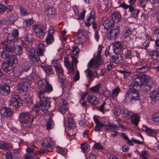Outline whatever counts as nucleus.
Returning a JSON list of instances; mask_svg holds the SVG:
<instances>
[{
    "mask_svg": "<svg viewBox=\"0 0 159 159\" xmlns=\"http://www.w3.org/2000/svg\"><path fill=\"white\" fill-rule=\"evenodd\" d=\"M37 85L39 89L41 90L38 93V95L39 102V108L42 111L46 113L50 106L51 98L46 97V93H49L53 91L52 85L47 81L46 79H43L38 82Z\"/></svg>",
    "mask_w": 159,
    "mask_h": 159,
    "instance_id": "1",
    "label": "nucleus"
},
{
    "mask_svg": "<svg viewBox=\"0 0 159 159\" xmlns=\"http://www.w3.org/2000/svg\"><path fill=\"white\" fill-rule=\"evenodd\" d=\"M137 88V86L134 85V83H131L129 85V89L125 94L126 100H129L130 102H132L140 99Z\"/></svg>",
    "mask_w": 159,
    "mask_h": 159,
    "instance_id": "2",
    "label": "nucleus"
},
{
    "mask_svg": "<svg viewBox=\"0 0 159 159\" xmlns=\"http://www.w3.org/2000/svg\"><path fill=\"white\" fill-rule=\"evenodd\" d=\"M54 142L50 137L45 138L41 144L43 148L39 150V153H44L47 152L52 151L54 147Z\"/></svg>",
    "mask_w": 159,
    "mask_h": 159,
    "instance_id": "3",
    "label": "nucleus"
},
{
    "mask_svg": "<svg viewBox=\"0 0 159 159\" xmlns=\"http://www.w3.org/2000/svg\"><path fill=\"white\" fill-rule=\"evenodd\" d=\"M2 44L4 50L1 53V57L8 60L14 55L12 53L13 47L11 43H8L6 41H2Z\"/></svg>",
    "mask_w": 159,
    "mask_h": 159,
    "instance_id": "4",
    "label": "nucleus"
},
{
    "mask_svg": "<svg viewBox=\"0 0 159 159\" xmlns=\"http://www.w3.org/2000/svg\"><path fill=\"white\" fill-rule=\"evenodd\" d=\"M72 58V61L70 64V63L66 57L65 58L64 61V65L66 68L68 70V73L70 75H73L74 73V66H76V65L78 62V61L76 57V56L71 55V56Z\"/></svg>",
    "mask_w": 159,
    "mask_h": 159,
    "instance_id": "5",
    "label": "nucleus"
},
{
    "mask_svg": "<svg viewBox=\"0 0 159 159\" xmlns=\"http://www.w3.org/2000/svg\"><path fill=\"white\" fill-rule=\"evenodd\" d=\"M2 68L4 72L7 75H10L11 76H14L18 77L20 75V72L19 74L15 72V70L11 67L7 61L3 63L1 65Z\"/></svg>",
    "mask_w": 159,
    "mask_h": 159,
    "instance_id": "6",
    "label": "nucleus"
},
{
    "mask_svg": "<svg viewBox=\"0 0 159 159\" xmlns=\"http://www.w3.org/2000/svg\"><path fill=\"white\" fill-rule=\"evenodd\" d=\"M98 48L100 50V51L97 54L95 59L94 60L92 59L89 62L88 64L89 67H93V69H95L98 68L100 65L101 60V50L102 49V47L99 46Z\"/></svg>",
    "mask_w": 159,
    "mask_h": 159,
    "instance_id": "7",
    "label": "nucleus"
},
{
    "mask_svg": "<svg viewBox=\"0 0 159 159\" xmlns=\"http://www.w3.org/2000/svg\"><path fill=\"white\" fill-rule=\"evenodd\" d=\"M29 58L34 64H39L41 63L38 52L36 48H32L29 50Z\"/></svg>",
    "mask_w": 159,
    "mask_h": 159,
    "instance_id": "8",
    "label": "nucleus"
},
{
    "mask_svg": "<svg viewBox=\"0 0 159 159\" xmlns=\"http://www.w3.org/2000/svg\"><path fill=\"white\" fill-rule=\"evenodd\" d=\"M30 84L25 78L22 79L20 82L18 83L17 89L19 93H23L28 90L30 86Z\"/></svg>",
    "mask_w": 159,
    "mask_h": 159,
    "instance_id": "9",
    "label": "nucleus"
},
{
    "mask_svg": "<svg viewBox=\"0 0 159 159\" xmlns=\"http://www.w3.org/2000/svg\"><path fill=\"white\" fill-rule=\"evenodd\" d=\"M20 122L24 124H29L33 121L32 118L30 113L29 112H21L19 116Z\"/></svg>",
    "mask_w": 159,
    "mask_h": 159,
    "instance_id": "10",
    "label": "nucleus"
},
{
    "mask_svg": "<svg viewBox=\"0 0 159 159\" xmlns=\"http://www.w3.org/2000/svg\"><path fill=\"white\" fill-rule=\"evenodd\" d=\"M12 30V33L8 34L6 39L4 41L7 42L8 43H11L12 45H13L14 43L16 42V41L17 39H21L17 38L19 35L18 30L13 29Z\"/></svg>",
    "mask_w": 159,
    "mask_h": 159,
    "instance_id": "11",
    "label": "nucleus"
},
{
    "mask_svg": "<svg viewBox=\"0 0 159 159\" xmlns=\"http://www.w3.org/2000/svg\"><path fill=\"white\" fill-rule=\"evenodd\" d=\"M145 74L134 75L132 76V80L134 85L139 86H143L144 84V80Z\"/></svg>",
    "mask_w": 159,
    "mask_h": 159,
    "instance_id": "12",
    "label": "nucleus"
},
{
    "mask_svg": "<svg viewBox=\"0 0 159 159\" xmlns=\"http://www.w3.org/2000/svg\"><path fill=\"white\" fill-rule=\"evenodd\" d=\"M32 29L40 39H42L44 37L45 29L44 26L35 24L33 26Z\"/></svg>",
    "mask_w": 159,
    "mask_h": 159,
    "instance_id": "13",
    "label": "nucleus"
},
{
    "mask_svg": "<svg viewBox=\"0 0 159 159\" xmlns=\"http://www.w3.org/2000/svg\"><path fill=\"white\" fill-rule=\"evenodd\" d=\"M16 41L14 43H16L15 45L17 46L13 48V52L14 51L16 55L20 56L22 54V49L24 47V43L21 39H17Z\"/></svg>",
    "mask_w": 159,
    "mask_h": 159,
    "instance_id": "14",
    "label": "nucleus"
},
{
    "mask_svg": "<svg viewBox=\"0 0 159 159\" xmlns=\"http://www.w3.org/2000/svg\"><path fill=\"white\" fill-rule=\"evenodd\" d=\"M120 27L117 26H114L107 34V39L109 40H115L120 33Z\"/></svg>",
    "mask_w": 159,
    "mask_h": 159,
    "instance_id": "15",
    "label": "nucleus"
},
{
    "mask_svg": "<svg viewBox=\"0 0 159 159\" xmlns=\"http://www.w3.org/2000/svg\"><path fill=\"white\" fill-rule=\"evenodd\" d=\"M149 69V65L148 62L146 61H143L139 64L136 72L140 73L146 72L148 71Z\"/></svg>",
    "mask_w": 159,
    "mask_h": 159,
    "instance_id": "16",
    "label": "nucleus"
},
{
    "mask_svg": "<svg viewBox=\"0 0 159 159\" xmlns=\"http://www.w3.org/2000/svg\"><path fill=\"white\" fill-rule=\"evenodd\" d=\"M7 81L6 83L3 85H0V95L7 96L11 93L10 87L8 85V83L10 82V80H7Z\"/></svg>",
    "mask_w": 159,
    "mask_h": 159,
    "instance_id": "17",
    "label": "nucleus"
},
{
    "mask_svg": "<svg viewBox=\"0 0 159 159\" xmlns=\"http://www.w3.org/2000/svg\"><path fill=\"white\" fill-rule=\"evenodd\" d=\"M120 6L125 9L129 8V11L130 12L131 16L133 17L136 18L138 16L139 12V10L134 9L132 6L127 5L124 2H123L120 5Z\"/></svg>",
    "mask_w": 159,
    "mask_h": 159,
    "instance_id": "18",
    "label": "nucleus"
},
{
    "mask_svg": "<svg viewBox=\"0 0 159 159\" xmlns=\"http://www.w3.org/2000/svg\"><path fill=\"white\" fill-rule=\"evenodd\" d=\"M25 79L28 81L30 84L33 81H38L42 80L40 77L38 75V73L36 72L35 70L33 69L31 73L29 76L25 77Z\"/></svg>",
    "mask_w": 159,
    "mask_h": 159,
    "instance_id": "19",
    "label": "nucleus"
},
{
    "mask_svg": "<svg viewBox=\"0 0 159 159\" xmlns=\"http://www.w3.org/2000/svg\"><path fill=\"white\" fill-rule=\"evenodd\" d=\"M54 30L52 27H51L48 31V35L46 38V42L47 45H50L54 41L53 34Z\"/></svg>",
    "mask_w": 159,
    "mask_h": 159,
    "instance_id": "20",
    "label": "nucleus"
},
{
    "mask_svg": "<svg viewBox=\"0 0 159 159\" xmlns=\"http://www.w3.org/2000/svg\"><path fill=\"white\" fill-rule=\"evenodd\" d=\"M45 14L48 17L52 18L55 16L56 10L52 6H48L44 9Z\"/></svg>",
    "mask_w": 159,
    "mask_h": 159,
    "instance_id": "21",
    "label": "nucleus"
},
{
    "mask_svg": "<svg viewBox=\"0 0 159 159\" xmlns=\"http://www.w3.org/2000/svg\"><path fill=\"white\" fill-rule=\"evenodd\" d=\"M10 108L7 107H2L0 110V113L2 117H11L12 115V111Z\"/></svg>",
    "mask_w": 159,
    "mask_h": 159,
    "instance_id": "22",
    "label": "nucleus"
},
{
    "mask_svg": "<svg viewBox=\"0 0 159 159\" xmlns=\"http://www.w3.org/2000/svg\"><path fill=\"white\" fill-rule=\"evenodd\" d=\"M153 84L152 80L151 79L149 76L146 75L144 80V84L145 89L147 91L150 90L152 88Z\"/></svg>",
    "mask_w": 159,
    "mask_h": 159,
    "instance_id": "23",
    "label": "nucleus"
},
{
    "mask_svg": "<svg viewBox=\"0 0 159 159\" xmlns=\"http://www.w3.org/2000/svg\"><path fill=\"white\" fill-rule=\"evenodd\" d=\"M95 20V12L92 11L91 12L89 16L84 21L85 26L89 27L92 23Z\"/></svg>",
    "mask_w": 159,
    "mask_h": 159,
    "instance_id": "24",
    "label": "nucleus"
},
{
    "mask_svg": "<svg viewBox=\"0 0 159 159\" xmlns=\"http://www.w3.org/2000/svg\"><path fill=\"white\" fill-rule=\"evenodd\" d=\"M32 96L28 93H25L23 96V100L25 103L29 107L33 105Z\"/></svg>",
    "mask_w": 159,
    "mask_h": 159,
    "instance_id": "25",
    "label": "nucleus"
},
{
    "mask_svg": "<svg viewBox=\"0 0 159 159\" xmlns=\"http://www.w3.org/2000/svg\"><path fill=\"white\" fill-rule=\"evenodd\" d=\"M93 118L96 124V126L94 128V130L95 131H101L102 129L104 127L103 124L100 122L96 116H94Z\"/></svg>",
    "mask_w": 159,
    "mask_h": 159,
    "instance_id": "26",
    "label": "nucleus"
},
{
    "mask_svg": "<svg viewBox=\"0 0 159 159\" xmlns=\"http://www.w3.org/2000/svg\"><path fill=\"white\" fill-rule=\"evenodd\" d=\"M63 70L62 68L60 67V76H61V78L60 79L62 80H60V82L62 84V92H65L68 86V84L67 83V82L65 81V79L64 78H62V76H63Z\"/></svg>",
    "mask_w": 159,
    "mask_h": 159,
    "instance_id": "27",
    "label": "nucleus"
},
{
    "mask_svg": "<svg viewBox=\"0 0 159 159\" xmlns=\"http://www.w3.org/2000/svg\"><path fill=\"white\" fill-rule=\"evenodd\" d=\"M52 64L56 71L58 77V81H60V61L59 59L53 60Z\"/></svg>",
    "mask_w": 159,
    "mask_h": 159,
    "instance_id": "28",
    "label": "nucleus"
},
{
    "mask_svg": "<svg viewBox=\"0 0 159 159\" xmlns=\"http://www.w3.org/2000/svg\"><path fill=\"white\" fill-rule=\"evenodd\" d=\"M32 64L29 61H25L22 64L20 70L21 72H26L30 70Z\"/></svg>",
    "mask_w": 159,
    "mask_h": 159,
    "instance_id": "29",
    "label": "nucleus"
},
{
    "mask_svg": "<svg viewBox=\"0 0 159 159\" xmlns=\"http://www.w3.org/2000/svg\"><path fill=\"white\" fill-rule=\"evenodd\" d=\"M7 62L14 69H15V68L18 63V60L17 57L14 55L11 57L7 60Z\"/></svg>",
    "mask_w": 159,
    "mask_h": 159,
    "instance_id": "30",
    "label": "nucleus"
},
{
    "mask_svg": "<svg viewBox=\"0 0 159 159\" xmlns=\"http://www.w3.org/2000/svg\"><path fill=\"white\" fill-rule=\"evenodd\" d=\"M19 16L15 12L11 13L7 17V20L11 24L14 23L18 20Z\"/></svg>",
    "mask_w": 159,
    "mask_h": 159,
    "instance_id": "31",
    "label": "nucleus"
},
{
    "mask_svg": "<svg viewBox=\"0 0 159 159\" xmlns=\"http://www.w3.org/2000/svg\"><path fill=\"white\" fill-rule=\"evenodd\" d=\"M124 56L126 59H131L134 56L133 50L132 49H127L125 51Z\"/></svg>",
    "mask_w": 159,
    "mask_h": 159,
    "instance_id": "32",
    "label": "nucleus"
},
{
    "mask_svg": "<svg viewBox=\"0 0 159 159\" xmlns=\"http://www.w3.org/2000/svg\"><path fill=\"white\" fill-rule=\"evenodd\" d=\"M12 145L10 143H5L3 141L0 142V149L8 150L12 148Z\"/></svg>",
    "mask_w": 159,
    "mask_h": 159,
    "instance_id": "33",
    "label": "nucleus"
},
{
    "mask_svg": "<svg viewBox=\"0 0 159 159\" xmlns=\"http://www.w3.org/2000/svg\"><path fill=\"white\" fill-rule=\"evenodd\" d=\"M114 24V23L112 20L107 19L104 20L103 23L104 28L107 30L109 29Z\"/></svg>",
    "mask_w": 159,
    "mask_h": 159,
    "instance_id": "34",
    "label": "nucleus"
},
{
    "mask_svg": "<svg viewBox=\"0 0 159 159\" xmlns=\"http://www.w3.org/2000/svg\"><path fill=\"white\" fill-rule=\"evenodd\" d=\"M130 119L131 122L135 125V127H137L140 120L139 115L137 114L132 115L131 116Z\"/></svg>",
    "mask_w": 159,
    "mask_h": 159,
    "instance_id": "35",
    "label": "nucleus"
},
{
    "mask_svg": "<svg viewBox=\"0 0 159 159\" xmlns=\"http://www.w3.org/2000/svg\"><path fill=\"white\" fill-rule=\"evenodd\" d=\"M33 106V109L29 112L30 113V115L32 118L34 119V118H35L39 114V109L38 107L32 105Z\"/></svg>",
    "mask_w": 159,
    "mask_h": 159,
    "instance_id": "36",
    "label": "nucleus"
},
{
    "mask_svg": "<svg viewBox=\"0 0 159 159\" xmlns=\"http://www.w3.org/2000/svg\"><path fill=\"white\" fill-rule=\"evenodd\" d=\"M123 46L119 42L115 43L113 45V50L115 53L120 52L122 49Z\"/></svg>",
    "mask_w": 159,
    "mask_h": 159,
    "instance_id": "37",
    "label": "nucleus"
},
{
    "mask_svg": "<svg viewBox=\"0 0 159 159\" xmlns=\"http://www.w3.org/2000/svg\"><path fill=\"white\" fill-rule=\"evenodd\" d=\"M111 19L114 23H117L120 20L121 16L119 13L115 12L111 15Z\"/></svg>",
    "mask_w": 159,
    "mask_h": 159,
    "instance_id": "38",
    "label": "nucleus"
},
{
    "mask_svg": "<svg viewBox=\"0 0 159 159\" xmlns=\"http://www.w3.org/2000/svg\"><path fill=\"white\" fill-rule=\"evenodd\" d=\"M22 105V102H11L9 104L10 108L13 110L20 108Z\"/></svg>",
    "mask_w": 159,
    "mask_h": 159,
    "instance_id": "39",
    "label": "nucleus"
},
{
    "mask_svg": "<svg viewBox=\"0 0 159 159\" xmlns=\"http://www.w3.org/2000/svg\"><path fill=\"white\" fill-rule=\"evenodd\" d=\"M19 8L20 10V13L21 16H25L30 14V11L24 8L21 5L19 6Z\"/></svg>",
    "mask_w": 159,
    "mask_h": 159,
    "instance_id": "40",
    "label": "nucleus"
},
{
    "mask_svg": "<svg viewBox=\"0 0 159 159\" xmlns=\"http://www.w3.org/2000/svg\"><path fill=\"white\" fill-rule=\"evenodd\" d=\"M88 100L89 102L94 105H97L98 100L96 97L93 95H89L88 97Z\"/></svg>",
    "mask_w": 159,
    "mask_h": 159,
    "instance_id": "41",
    "label": "nucleus"
},
{
    "mask_svg": "<svg viewBox=\"0 0 159 159\" xmlns=\"http://www.w3.org/2000/svg\"><path fill=\"white\" fill-rule=\"evenodd\" d=\"M45 46L43 43H39L38 46L37 51L38 52V54L39 56H42L43 55V53L45 51Z\"/></svg>",
    "mask_w": 159,
    "mask_h": 159,
    "instance_id": "42",
    "label": "nucleus"
},
{
    "mask_svg": "<svg viewBox=\"0 0 159 159\" xmlns=\"http://www.w3.org/2000/svg\"><path fill=\"white\" fill-rule=\"evenodd\" d=\"M62 104L60 107V112L62 114L65 113L67 110V107L66 106L67 102L66 101L62 100Z\"/></svg>",
    "mask_w": 159,
    "mask_h": 159,
    "instance_id": "43",
    "label": "nucleus"
},
{
    "mask_svg": "<svg viewBox=\"0 0 159 159\" xmlns=\"http://www.w3.org/2000/svg\"><path fill=\"white\" fill-rule=\"evenodd\" d=\"M139 156L141 159H149L150 157L148 152L145 150H143L141 152Z\"/></svg>",
    "mask_w": 159,
    "mask_h": 159,
    "instance_id": "44",
    "label": "nucleus"
},
{
    "mask_svg": "<svg viewBox=\"0 0 159 159\" xmlns=\"http://www.w3.org/2000/svg\"><path fill=\"white\" fill-rule=\"evenodd\" d=\"M67 126L70 128L76 127L75 123L73 121V118L71 117H69L68 118Z\"/></svg>",
    "mask_w": 159,
    "mask_h": 159,
    "instance_id": "45",
    "label": "nucleus"
},
{
    "mask_svg": "<svg viewBox=\"0 0 159 159\" xmlns=\"http://www.w3.org/2000/svg\"><path fill=\"white\" fill-rule=\"evenodd\" d=\"M107 126L110 128L111 129V131H113L114 133H116V130L118 129L119 128L121 127L122 128H123V125H119V126H117L116 125H112L111 124H109Z\"/></svg>",
    "mask_w": 159,
    "mask_h": 159,
    "instance_id": "46",
    "label": "nucleus"
},
{
    "mask_svg": "<svg viewBox=\"0 0 159 159\" xmlns=\"http://www.w3.org/2000/svg\"><path fill=\"white\" fill-rule=\"evenodd\" d=\"M120 90V89L119 87L113 89L111 94V97L113 98H116L118 95Z\"/></svg>",
    "mask_w": 159,
    "mask_h": 159,
    "instance_id": "47",
    "label": "nucleus"
},
{
    "mask_svg": "<svg viewBox=\"0 0 159 159\" xmlns=\"http://www.w3.org/2000/svg\"><path fill=\"white\" fill-rule=\"evenodd\" d=\"M150 54L153 59L159 61V51H152L151 52Z\"/></svg>",
    "mask_w": 159,
    "mask_h": 159,
    "instance_id": "48",
    "label": "nucleus"
},
{
    "mask_svg": "<svg viewBox=\"0 0 159 159\" xmlns=\"http://www.w3.org/2000/svg\"><path fill=\"white\" fill-rule=\"evenodd\" d=\"M11 102H22L20 96L16 94H14L12 95Z\"/></svg>",
    "mask_w": 159,
    "mask_h": 159,
    "instance_id": "49",
    "label": "nucleus"
},
{
    "mask_svg": "<svg viewBox=\"0 0 159 159\" xmlns=\"http://www.w3.org/2000/svg\"><path fill=\"white\" fill-rule=\"evenodd\" d=\"M13 155L14 159H18L21 157V151L18 149L14 150L13 151Z\"/></svg>",
    "mask_w": 159,
    "mask_h": 159,
    "instance_id": "50",
    "label": "nucleus"
},
{
    "mask_svg": "<svg viewBox=\"0 0 159 159\" xmlns=\"http://www.w3.org/2000/svg\"><path fill=\"white\" fill-rule=\"evenodd\" d=\"M54 123L51 117H50V118L47 122L46 124L47 129L48 130L50 129L53 128Z\"/></svg>",
    "mask_w": 159,
    "mask_h": 159,
    "instance_id": "51",
    "label": "nucleus"
},
{
    "mask_svg": "<svg viewBox=\"0 0 159 159\" xmlns=\"http://www.w3.org/2000/svg\"><path fill=\"white\" fill-rule=\"evenodd\" d=\"M100 86L101 85L98 84L97 85L90 88L89 90L96 93H98V92H99V90Z\"/></svg>",
    "mask_w": 159,
    "mask_h": 159,
    "instance_id": "52",
    "label": "nucleus"
},
{
    "mask_svg": "<svg viewBox=\"0 0 159 159\" xmlns=\"http://www.w3.org/2000/svg\"><path fill=\"white\" fill-rule=\"evenodd\" d=\"M150 96L152 98L154 99L157 100L159 99V92L156 91H152L151 94Z\"/></svg>",
    "mask_w": 159,
    "mask_h": 159,
    "instance_id": "53",
    "label": "nucleus"
},
{
    "mask_svg": "<svg viewBox=\"0 0 159 159\" xmlns=\"http://www.w3.org/2000/svg\"><path fill=\"white\" fill-rule=\"evenodd\" d=\"M24 39L26 42L29 44L33 43L34 41V39L30 35L29 36L27 35L25 36Z\"/></svg>",
    "mask_w": 159,
    "mask_h": 159,
    "instance_id": "54",
    "label": "nucleus"
},
{
    "mask_svg": "<svg viewBox=\"0 0 159 159\" xmlns=\"http://www.w3.org/2000/svg\"><path fill=\"white\" fill-rule=\"evenodd\" d=\"M147 133L148 135L151 136H154L157 134V132L156 130L152 129L150 128H148Z\"/></svg>",
    "mask_w": 159,
    "mask_h": 159,
    "instance_id": "55",
    "label": "nucleus"
},
{
    "mask_svg": "<svg viewBox=\"0 0 159 159\" xmlns=\"http://www.w3.org/2000/svg\"><path fill=\"white\" fill-rule=\"evenodd\" d=\"M85 72L86 73V76L90 78L91 80H93L92 77V71L89 69H87L85 71Z\"/></svg>",
    "mask_w": 159,
    "mask_h": 159,
    "instance_id": "56",
    "label": "nucleus"
},
{
    "mask_svg": "<svg viewBox=\"0 0 159 159\" xmlns=\"http://www.w3.org/2000/svg\"><path fill=\"white\" fill-rule=\"evenodd\" d=\"M24 22L26 24V26H29L34 23V20L33 18H29L25 19Z\"/></svg>",
    "mask_w": 159,
    "mask_h": 159,
    "instance_id": "57",
    "label": "nucleus"
},
{
    "mask_svg": "<svg viewBox=\"0 0 159 159\" xmlns=\"http://www.w3.org/2000/svg\"><path fill=\"white\" fill-rule=\"evenodd\" d=\"M116 64H120L123 62L124 58L120 55H117Z\"/></svg>",
    "mask_w": 159,
    "mask_h": 159,
    "instance_id": "58",
    "label": "nucleus"
},
{
    "mask_svg": "<svg viewBox=\"0 0 159 159\" xmlns=\"http://www.w3.org/2000/svg\"><path fill=\"white\" fill-rule=\"evenodd\" d=\"M43 68L45 72L47 73H49L52 70V67L49 65H45L44 66H43Z\"/></svg>",
    "mask_w": 159,
    "mask_h": 159,
    "instance_id": "59",
    "label": "nucleus"
},
{
    "mask_svg": "<svg viewBox=\"0 0 159 159\" xmlns=\"http://www.w3.org/2000/svg\"><path fill=\"white\" fill-rule=\"evenodd\" d=\"M152 119L154 121H159V112H156L153 114L152 116Z\"/></svg>",
    "mask_w": 159,
    "mask_h": 159,
    "instance_id": "60",
    "label": "nucleus"
},
{
    "mask_svg": "<svg viewBox=\"0 0 159 159\" xmlns=\"http://www.w3.org/2000/svg\"><path fill=\"white\" fill-rule=\"evenodd\" d=\"M132 34L129 28L127 29L123 34V36L124 38L129 37Z\"/></svg>",
    "mask_w": 159,
    "mask_h": 159,
    "instance_id": "61",
    "label": "nucleus"
},
{
    "mask_svg": "<svg viewBox=\"0 0 159 159\" xmlns=\"http://www.w3.org/2000/svg\"><path fill=\"white\" fill-rule=\"evenodd\" d=\"M13 9V7L12 5H8L5 6V11H7V13L12 12Z\"/></svg>",
    "mask_w": 159,
    "mask_h": 159,
    "instance_id": "62",
    "label": "nucleus"
},
{
    "mask_svg": "<svg viewBox=\"0 0 159 159\" xmlns=\"http://www.w3.org/2000/svg\"><path fill=\"white\" fill-rule=\"evenodd\" d=\"M119 72L120 73L123 74L124 77L125 78H126L127 76L129 75L130 73L129 71H128L125 70H119Z\"/></svg>",
    "mask_w": 159,
    "mask_h": 159,
    "instance_id": "63",
    "label": "nucleus"
},
{
    "mask_svg": "<svg viewBox=\"0 0 159 159\" xmlns=\"http://www.w3.org/2000/svg\"><path fill=\"white\" fill-rule=\"evenodd\" d=\"M121 109L120 108H117L114 109L113 112L114 116L116 117H117L120 115Z\"/></svg>",
    "mask_w": 159,
    "mask_h": 159,
    "instance_id": "64",
    "label": "nucleus"
}]
</instances>
